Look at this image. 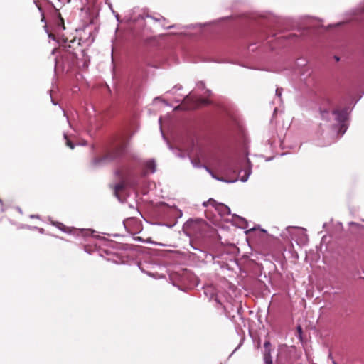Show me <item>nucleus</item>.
Returning <instances> with one entry per match:
<instances>
[{"instance_id":"nucleus-37","label":"nucleus","mask_w":364,"mask_h":364,"mask_svg":"<svg viewBox=\"0 0 364 364\" xmlns=\"http://www.w3.org/2000/svg\"><path fill=\"white\" fill-rule=\"evenodd\" d=\"M63 113H64V116H65L67 117V119L68 120V117H67L66 112H65L64 109H63Z\"/></svg>"},{"instance_id":"nucleus-31","label":"nucleus","mask_w":364,"mask_h":364,"mask_svg":"<svg viewBox=\"0 0 364 364\" xmlns=\"http://www.w3.org/2000/svg\"><path fill=\"white\" fill-rule=\"evenodd\" d=\"M17 229H21L23 228V225L21 224L16 225Z\"/></svg>"},{"instance_id":"nucleus-47","label":"nucleus","mask_w":364,"mask_h":364,"mask_svg":"<svg viewBox=\"0 0 364 364\" xmlns=\"http://www.w3.org/2000/svg\"><path fill=\"white\" fill-rule=\"evenodd\" d=\"M363 220L364 221V219Z\"/></svg>"},{"instance_id":"nucleus-11","label":"nucleus","mask_w":364,"mask_h":364,"mask_svg":"<svg viewBox=\"0 0 364 364\" xmlns=\"http://www.w3.org/2000/svg\"><path fill=\"white\" fill-rule=\"evenodd\" d=\"M243 172L244 175L240 177V181L242 182H246L248 180L250 175L251 174V168L250 167L249 169L244 170Z\"/></svg>"},{"instance_id":"nucleus-39","label":"nucleus","mask_w":364,"mask_h":364,"mask_svg":"<svg viewBox=\"0 0 364 364\" xmlns=\"http://www.w3.org/2000/svg\"><path fill=\"white\" fill-rule=\"evenodd\" d=\"M174 225H175V223H174V224H173V225H166V226H168V227H169V228H171V227L174 226Z\"/></svg>"},{"instance_id":"nucleus-3","label":"nucleus","mask_w":364,"mask_h":364,"mask_svg":"<svg viewBox=\"0 0 364 364\" xmlns=\"http://www.w3.org/2000/svg\"><path fill=\"white\" fill-rule=\"evenodd\" d=\"M125 152V147L123 146H120L116 148L112 152L108 154L105 156L100 159H95L93 161V164L95 165H97L101 162H104L105 161H114L122 157Z\"/></svg>"},{"instance_id":"nucleus-9","label":"nucleus","mask_w":364,"mask_h":364,"mask_svg":"<svg viewBox=\"0 0 364 364\" xmlns=\"http://www.w3.org/2000/svg\"><path fill=\"white\" fill-rule=\"evenodd\" d=\"M144 167L147 170H150L151 173L156 172V164L154 159H149L144 163Z\"/></svg>"},{"instance_id":"nucleus-5","label":"nucleus","mask_w":364,"mask_h":364,"mask_svg":"<svg viewBox=\"0 0 364 364\" xmlns=\"http://www.w3.org/2000/svg\"><path fill=\"white\" fill-rule=\"evenodd\" d=\"M233 219L235 220V222L236 225L241 229L246 230L245 233L247 235L250 234L253 232L255 230H256L257 228L253 227L251 228H248V222L247 220L242 217H240L237 215H233Z\"/></svg>"},{"instance_id":"nucleus-2","label":"nucleus","mask_w":364,"mask_h":364,"mask_svg":"<svg viewBox=\"0 0 364 364\" xmlns=\"http://www.w3.org/2000/svg\"><path fill=\"white\" fill-rule=\"evenodd\" d=\"M332 114L335 116V120L337 122V126L338 127V134L339 137H341L348 129L346 122L349 114L348 108L346 107L341 110L334 109Z\"/></svg>"},{"instance_id":"nucleus-35","label":"nucleus","mask_w":364,"mask_h":364,"mask_svg":"<svg viewBox=\"0 0 364 364\" xmlns=\"http://www.w3.org/2000/svg\"><path fill=\"white\" fill-rule=\"evenodd\" d=\"M260 232H264V233H266V232H267V230H264V229H260Z\"/></svg>"},{"instance_id":"nucleus-16","label":"nucleus","mask_w":364,"mask_h":364,"mask_svg":"<svg viewBox=\"0 0 364 364\" xmlns=\"http://www.w3.org/2000/svg\"><path fill=\"white\" fill-rule=\"evenodd\" d=\"M79 232H80V235L83 237H86L87 235H91L93 233V232L90 229H87V230L82 229V230H80Z\"/></svg>"},{"instance_id":"nucleus-30","label":"nucleus","mask_w":364,"mask_h":364,"mask_svg":"<svg viewBox=\"0 0 364 364\" xmlns=\"http://www.w3.org/2000/svg\"><path fill=\"white\" fill-rule=\"evenodd\" d=\"M51 102L53 105H57L58 102H56L52 97H51Z\"/></svg>"},{"instance_id":"nucleus-46","label":"nucleus","mask_w":364,"mask_h":364,"mask_svg":"<svg viewBox=\"0 0 364 364\" xmlns=\"http://www.w3.org/2000/svg\"><path fill=\"white\" fill-rule=\"evenodd\" d=\"M31 218H35L34 215H31Z\"/></svg>"},{"instance_id":"nucleus-38","label":"nucleus","mask_w":364,"mask_h":364,"mask_svg":"<svg viewBox=\"0 0 364 364\" xmlns=\"http://www.w3.org/2000/svg\"><path fill=\"white\" fill-rule=\"evenodd\" d=\"M55 65H56L57 63H60V60H57V58H55Z\"/></svg>"},{"instance_id":"nucleus-15","label":"nucleus","mask_w":364,"mask_h":364,"mask_svg":"<svg viewBox=\"0 0 364 364\" xmlns=\"http://www.w3.org/2000/svg\"><path fill=\"white\" fill-rule=\"evenodd\" d=\"M63 137L66 140V145L71 149H73L75 145L70 139H68V136L65 133L63 134Z\"/></svg>"},{"instance_id":"nucleus-26","label":"nucleus","mask_w":364,"mask_h":364,"mask_svg":"<svg viewBox=\"0 0 364 364\" xmlns=\"http://www.w3.org/2000/svg\"><path fill=\"white\" fill-rule=\"evenodd\" d=\"M14 210L18 211V213L20 215H21L23 213V211H22L21 208L19 206L16 207L15 208H14Z\"/></svg>"},{"instance_id":"nucleus-22","label":"nucleus","mask_w":364,"mask_h":364,"mask_svg":"<svg viewBox=\"0 0 364 364\" xmlns=\"http://www.w3.org/2000/svg\"><path fill=\"white\" fill-rule=\"evenodd\" d=\"M7 210V208L4 205L3 200L0 198V212L4 213Z\"/></svg>"},{"instance_id":"nucleus-7","label":"nucleus","mask_w":364,"mask_h":364,"mask_svg":"<svg viewBox=\"0 0 364 364\" xmlns=\"http://www.w3.org/2000/svg\"><path fill=\"white\" fill-rule=\"evenodd\" d=\"M264 364H273L272 358L270 354L272 343H264Z\"/></svg>"},{"instance_id":"nucleus-29","label":"nucleus","mask_w":364,"mask_h":364,"mask_svg":"<svg viewBox=\"0 0 364 364\" xmlns=\"http://www.w3.org/2000/svg\"><path fill=\"white\" fill-rule=\"evenodd\" d=\"M349 225H355V226H359L360 225L358 223H356L355 222H350V223H349Z\"/></svg>"},{"instance_id":"nucleus-14","label":"nucleus","mask_w":364,"mask_h":364,"mask_svg":"<svg viewBox=\"0 0 364 364\" xmlns=\"http://www.w3.org/2000/svg\"><path fill=\"white\" fill-rule=\"evenodd\" d=\"M54 225H55L58 229L62 230L64 232H68V228L65 227L63 223L56 222L53 223Z\"/></svg>"},{"instance_id":"nucleus-25","label":"nucleus","mask_w":364,"mask_h":364,"mask_svg":"<svg viewBox=\"0 0 364 364\" xmlns=\"http://www.w3.org/2000/svg\"><path fill=\"white\" fill-rule=\"evenodd\" d=\"M282 89L277 88V90H276V95L278 96L279 97H280L281 95H282Z\"/></svg>"},{"instance_id":"nucleus-13","label":"nucleus","mask_w":364,"mask_h":364,"mask_svg":"<svg viewBox=\"0 0 364 364\" xmlns=\"http://www.w3.org/2000/svg\"><path fill=\"white\" fill-rule=\"evenodd\" d=\"M302 333H303V331H302V328L301 326H298L297 328H296V336L297 337V338L300 341H303V337H302Z\"/></svg>"},{"instance_id":"nucleus-23","label":"nucleus","mask_w":364,"mask_h":364,"mask_svg":"<svg viewBox=\"0 0 364 364\" xmlns=\"http://www.w3.org/2000/svg\"><path fill=\"white\" fill-rule=\"evenodd\" d=\"M182 89V86L181 85H175L173 89L168 92L174 93L175 91L180 90Z\"/></svg>"},{"instance_id":"nucleus-41","label":"nucleus","mask_w":364,"mask_h":364,"mask_svg":"<svg viewBox=\"0 0 364 364\" xmlns=\"http://www.w3.org/2000/svg\"><path fill=\"white\" fill-rule=\"evenodd\" d=\"M208 289H205V291H204V293L206 294H207V291H208Z\"/></svg>"},{"instance_id":"nucleus-1","label":"nucleus","mask_w":364,"mask_h":364,"mask_svg":"<svg viewBox=\"0 0 364 364\" xmlns=\"http://www.w3.org/2000/svg\"><path fill=\"white\" fill-rule=\"evenodd\" d=\"M49 26L51 28L50 31L48 30L47 24L44 26L49 38L56 41L59 44L64 43L60 50V60L63 70L68 72L75 65L81 69H87L90 63L89 57L85 50L80 48V40L73 38L68 42V39L63 36V31L65 29L64 20L55 8L51 15Z\"/></svg>"},{"instance_id":"nucleus-10","label":"nucleus","mask_w":364,"mask_h":364,"mask_svg":"<svg viewBox=\"0 0 364 364\" xmlns=\"http://www.w3.org/2000/svg\"><path fill=\"white\" fill-rule=\"evenodd\" d=\"M190 245L191 246V247L196 250H198L200 253H201V255H198V258H200L202 259H208V257H210L213 258V256L210 255V254H208L205 251H203L201 250L200 249L195 247L192 243L190 244Z\"/></svg>"},{"instance_id":"nucleus-17","label":"nucleus","mask_w":364,"mask_h":364,"mask_svg":"<svg viewBox=\"0 0 364 364\" xmlns=\"http://www.w3.org/2000/svg\"><path fill=\"white\" fill-rule=\"evenodd\" d=\"M308 235L305 232H301V237H300V242L302 244H306L308 242Z\"/></svg>"},{"instance_id":"nucleus-20","label":"nucleus","mask_w":364,"mask_h":364,"mask_svg":"<svg viewBox=\"0 0 364 364\" xmlns=\"http://www.w3.org/2000/svg\"><path fill=\"white\" fill-rule=\"evenodd\" d=\"M144 264H141V263H140V264H139V268L141 269V272H144V273H146V274H147L148 275H149V276H151V277H153L154 275H153V274H152V273H151V272H146V271H145V269H144Z\"/></svg>"},{"instance_id":"nucleus-44","label":"nucleus","mask_w":364,"mask_h":364,"mask_svg":"<svg viewBox=\"0 0 364 364\" xmlns=\"http://www.w3.org/2000/svg\"><path fill=\"white\" fill-rule=\"evenodd\" d=\"M188 97H189V96H188V95H186V97H185V99H188Z\"/></svg>"},{"instance_id":"nucleus-8","label":"nucleus","mask_w":364,"mask_h":364,"mask_svg":"<svg viewBox=\"0 0 364 364\" xmlns=\"http://www.w3.org/2000/svg\"><path fill=\"white\" fill-rule=\"evenodd\" d=\"M147 18H152L154 21H156V22H161V26L166 28V29H169V28H178V25H171V26H166V19L165 18H164L163 16H159V18H156V17H154L152 16H150V15H147Z\"/></svg>"},{"instance_id":"nucleus-43","label":"nucleus","mask_w":364,"mask_h":364,"mask_svg":"<svg viewBox=\"0 0 364 364\" xmlns=\"http://www.w3.org/2000/svg\"><path fill=\"white\" fill-rule=\"evenodd\" d=\"M159 99H160V97H156V98L154 99V100H159Z\"/></svg>"},{"instance_id":"nucleus-6","label":"nucleus","mask_w":364,"mask_h":364,"mask_svg":"<svg viewBox=\"0 0 364 364\" xmlns=\"http://www.w3.org/2000/svg\"><path fill=\"white\" fill-rule=\"evenodd\" d=\"M198 219H188L183 225V231L184 233L190 236L195 230V226L198 224Z\"/></svg>"},{"instance_id":"nucleus-18","label":"nucleus","mask_w":364,"mask_h":364,"mask_svg":"<svg viewBox=\"0 0 364 364\" xmlns=\"http://www.w3.org/2000/svg\"><path fill=\"white\" fill-rule=\"evenodd\" d=\"M33 3L36 4L37 8L38 9L40 12L41 13V16H42L41 21L46 22V17H45L43 13L42 12L41 6L38 4V0H33Z\"/></svg>"},{"instance_id":"nucleus-27","label":"nucleus","mask_w":364,"mask_h":364,"mask_svg":"<svg viewBox=\"0 0 364 364\" xmlns=\"http://www.w3.org/2000/svg\"><path fill=\"white\" fill-rule=\"evenodd\" d=\"M159 124H161V117H159ZM160 131H161V134H162L163 136H164V133H163V131H162L161 125H160Z\"/></svg>"},{"instance_id":"nucleus-21","label":"nucleus","mask_w":364,"mask_h":364,"mask_svg":"<svg viewBox=\"0 0 364 364\" xmlns=\"http://www.w3.org/2000/svg\"><path fill=\"white\" fill-rule=\"evenodd\" d=\"M228 169L232 172H236L237 171V168L235 165H232L231 164H228Z\"/></svg>"},{"instance_id":"nucleus-36","label":"nucleus","mask_w":364,"mask_h":364,"mask_svg":"<svg viewBox=\"0 0 364 364\" xmlns=\"http://www.w3.org/2000/svg\"><path fill=\"white\" fill-rule=\"evenodd\" d=\"M162 101L165 105H169V104L166 100H163Z\"/></svg>"},{"instance_id":"nucleus-34","label":"nucleus","mask_w":364,"mask_h":364,"mask_svg":"<svg viewBox=\"0 0 364 364\" xmlns=\"http://www.w3.org/2000/svg\"><path fill=\"white\" fill-rule=\"evenodd\" d=\"M203 167H204V168H205L208 172L211 173V171H210V169H209L207 166H203Z\"/></svg>"},{"instance_id":"nucleus-24","label":"nucleus","mask_w":364,"mask_h":364,"mask_svg":"<svg viewBox=\"0 0 364 364\" xmlns=\"http://www.w3.org/2000/svg\"><path fill=\"white\" fill-rule=\"evenodd\" d=\"M196 86L198 89H201V90L205 89V83L203 82H198Z\"/></svg>"},{"instance_id":"nucleus-45","label":"nucleus","mask_w":364,"mask_h":364,"mask_svg":"<svg viewBox=\"0 0 364 364\" xmlns=\"http://www.w3.org/2000/svg\"><path fill=\"white\" fill-rule=\"evenodd\" d=\"M54 53H55V50H53L52 54H54Z\"/></svg>"},{"instance_id":"nucleus-28","label":"nucleus","mask_w":364,"mask_h":364,"mask_svg":"<svg viewBox=\"0 0 364 364\" xmlns=\"http://www.w3.org/2000/svg\"><path fill=\"white\" fill-rule=\"evenodd\" d=\"M205 94L207 95H210L211 90H210L208 89L205 90Z\"/></svg>"},{"instance_id":"nucleus-42","label":"nucleus","mask_w":364,"mask_h":364,"mask_svg":"<svg viewBox=\"0 0 364 364\" xmlns=\"http://www.w3.org/2000/svg\"><path fill=\"white\" fill-rule=\"evenodd\" d=\"M9 221H10V223H11V224H15V223L13 222V220H9Z\"/></svg>"},{"instance_id":"nucleus-12","label":"nucleus","mask_w":364,"mask_h":364,"mask_svg":"<svg viewBox=\"0 0 364 364\" xmlns=\"http://www.w3.org/2000/svg\"><path fill=\"white\" fill-rule=\"evenodd\" d=\"M124 186L123 183H119L114 186V195L117 198H119L118 192L123 189Z\"/></svg>"},{"instance_id":"nucleus-33","label":"nucleus","mask_w":364,"mask_h":364,"mask_svg":"<svg viewBox=\"0 0 364 364\" xmlns=\"http://www.w3.org/2000/svg\"><path fill=\"white\" fill-rule=\"evenodd\" d=\"M282 38H284L285 39H289L291 38V36H282Z\"/></svg>"},{"instance_id":"nucleus-19","label":"nucleus","mask_w":364,"mask_h":364,"mask_svg":"<svg viewBox=\"0 0 364 364\" xmlns=\"http://www.w3.org/2000/svg\"><path fill=\"white\" fill-rule=\"evenodd\" d=\"M320 112H321L322 119H327V115L329 114V112L327 109H323V110L321 109Z\"/></svg>"},{"instance_id":"nucleus-40","label":"nucleus","mask_w":364,"mask_h":364,"mask_svg":"<svg viewBox=\"0 0 364 364\" xmlns=\"http://www.w3.org/2000/svg\"><path fill=\"white\" fill-rule=\"evenodd\" d=\"M335 58H336V60L337 61H338V60H339V58H338V57H336H336H335Z\"/></svg>"},{"instance_id":"nucleus-32","label":"nucleus","mask_w":364,"mask_h":364,"mask_svg":"<svg viewBox=\"0 0 364 364\" xmlns=\"http://www.w3.org/2000/svg\"><path fill=\"white\" fill-rule=\"evenodd\" d=\"M195 26H196V25H195V26H193V25H189V26H185L184 28H191V27H195Z\"/></svg>"},{"instance_id":"nucleus-4","label":"nucleus","mask_w":364,"mask_h":364,"mask_svg":"<svg viewBox=\"0 0 364 364\" xmlns=\"http://www.w3.org/2000/svg\"><path fill=\"white\" fill-rule=\"evenodd\" d=\"M208 204L215 207L222 216L229 215L231 213L230 208L228 205L223 203H217L216 201L212 198L203 203V205L205 207L208 206Z\"/></svg>"}]
</instances>
